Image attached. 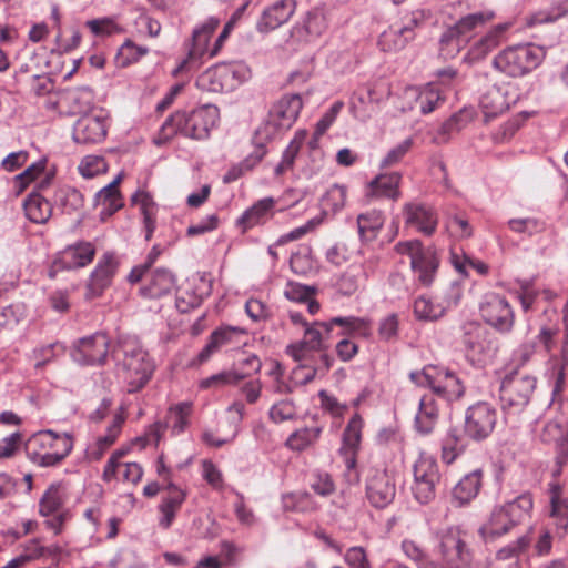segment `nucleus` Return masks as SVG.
Returning <instances> with one entry per match:
<instances>
[{"label": "nucleus", "instance_id": "c03bdc74", "mask_svg": "<svg viewBox=\"0 0 568 568\" xmlns=\"http://www.w3.org/2000/svg\"><path fill=\"white\" fill-rule=\"evenodd\" d=\"M27 217L34 223H45L52 213L50 203L40 194L33 193L24 201Z\"/></svg>", "mask_w": 568, "mask_h": 568}, {"label": "nucleus", "instance_id": "052dcab7", "mask_svg": "<svg viewBox=\"0 0 568 568\" xmlns=\"http://www.w3.org/2000/svg\"><path fill=\"white\" fill-rule=\"evenodd\" d=\"M327 27L326 19L322 11L314 10L307 13L304 20V29L311 37L321 36Z\"/></svg>", "mask_w": 568, "mask_h": 568}, {"label": "nucleus", "instance_id": "2f4dec72", "mask_svg": "<svg viewBox=\"0 0 568 568\" xmlns=\"http://www.w3.org/2000/svg\"><path fill=\"white\" fill-rule=\"evenodd\" d=\"M276 203L277 201L271 196L258 200L242 214L239 219V224L243 225L244 230H247L265 223L273 216Z\"/></svg>", "mask_w": 568, "mask_h": 568}, {"label": "nucleus", "instance_id": "f8f14e48", "mask_svg": "<svg viewBox=\"0 0 568 568\" xmlns=\"http://www.w3.org/2000/svg\"><path fill=\"white\" fill-rule=\"evenodd\" d=\"M467 535L458 527L448 528L440 539V554L450 568H465L471 561Z\"/></svg>", "mask_w": 568, "mask_h": 568}, {"label": "nucleus", "instance_id": "c756f323", "mask_svg": "<svg viewBox=\"0 0 568 568\" xmlns=\"http://www.w3.org/2000/svg\"><path fill=\"white\" fill-rule=\"evenodd\" d=\"M244 332L242 329L232 326L220 327L215 329L210 335V339L206 346L199 353L197 362L202 364L206 362L221 347L237 344L239 337Z\"/></svg>", "mask_w": 568, "mask_h": 568}, {"label": "nucleus", "instance_id": "5701e85b", "mask_svg": "<svg viewBox=\"0 0 568 568\" xmlns=\"http://www.w3.org/2000/svg\"><path fill=\"white\" fill-rule=\"evenodd\" d=\"M333 324L315 322L313 325L304 329L303 339L290 344L286 347V353L291 355L296 362L306 359L310 353L320 351L323 347V336L318 327H323L328 334L332 331Z\"/></svg>", "mask_w": 568, "mask_h": 568}, {"label": "nucleus", "instance_id": "774afa93", "mask_svg": "<svg viewBox=\"0 0 568 568\" xmlns=\"http://www.w3.org/2000/svg\"><path fill=\"white\" fill-rule=\"evenodd\" d=\"M344 558L349 568H371V562L363 547L356 546L347 549Z\"/></svg>", "mask_w": 568, "mask_h": 568}, {"label": "nucleus", "instance_id": "680f3d73", "mask_svg": "<svg viewBox=\"0 0 568 568\" xmlns=\"http://www.w3.org/2000/svg\"><path fill=\"white\" fill-rule=\"evenodd\" d=\"M366 277L367 275L365 273L359 272V270H351L343 274V276L341 277L338 283L339 290L344 294L351 295L355 291H357V288L359 287L361 284L364 283Z\"/></svg>", "mask_w": 568, "mask_h": 568}, {"label": "nucleus", "instance_id": "7ed1b4c3", "mask_svg": "<svg viewBox=\"0 0 568 568\" xmlns=\"http://www.w3.org/2000/svg\"><path fill=\"white\" fill-rule=\"evenodd\" d=\"M123 358L118 364V374L129 393L141 390L151 379L154 363L148 352L136 342H124Z\"/></svg>", "mask_w": 568, "mask_h": 568}, {"label": "nucleus", "instance_id": "4be33fe9", "mask_svg": "<svg viewBox=\"0 0 568 568\" xmlns=\"http://www.w3.org/2000/svg\"><path fill=\"white\" fill-rule=\"evenodd\" d=\"M118 260L113 253H104L91 273L87 284L85 296L90 300L102 295L103 291L111 285L112 278L118 268Z\"/></svg>", "mask_w": 568, "mask_h": 568}, {"label": "nucleus", "instance_id": "6e6552de", "mask_svg": "<svg viewBox=\"0 0 568 568\" xmlns=\"http://www.w3.org/2000/svg\"><path fill=\"white\" fill-rule=\"evenodd\" d=\"M496 18L491 9L470 12L460 17L453 27L442 36L443 45H453L459 51L462 47L470 42L475 34Z\"/></svg>", "mask_w": 568, "mask_h": 568}, {"label": "nucleus", "instance_id": "412c9836", "mask_svg": "<svg viewBox=\"0 0 568 568\" xmlns=\"http://www.w3.org/2000/svg\"><path fill=\"white\" fill-rule=\"evenodd\" d=\"M108 351V336L97 333L79 341L73 352V358L80 364L98 365L104 363Z\"/></svg>", "mask_w": 568, "mask_h": 568}, {"label": "nucleus", "instance_id": "aec40b11", "mask_svg": "<svg viewBox=\"0 0 568 568\" xmlns=\"http://www.w3.org/2000/svg\"><path fill=\"white\" fill-rule=\"evenodd\" d=\"M509 22L493 26L485 34L475 39L464 57V61L473 64L485 59L503 41L504 36L510 28Z\"/></svg>", "mask_w": 568, "mask_h": 568}, {"label": "nucleus", "instance_id": "6ab92c4d", "mask_svg": "<svg viewBox=\"0 0 568 568\" xmlns=\"http://www.w3.org/2000/svg\"><path fill=\"white\" fill-rule=\"evenodd\" d=\"M536 387V378L529 375H516L503 382L500 397L505 405L524 407L528 404Z\"/></svg>", "mask_w": 568, "mask_h": 568}, {"label": "nucleus", "instance_id": "dca6fc26", "mask_svg": "<svg viewBox=\"0 0 568 568\" xmlns=\"http://www.w3.org/2000/svg\"><path fill=\"white\" fill-rule=\"evenodd\" d=\"M219 24V19L209 18L193 30L192 38L187 43V57L181 61L174 73H179L187 69L191 63L197 61L205 54L210 57L212 48L209 47V41Z\"/></svg>", "mask_w": 568, "mask_h": 568}, {"label": "nucleus", "instance_id": "0eeeda50", "mask_svg": "<svg viewBox=\"0 0 568 568\" xmlns=\"http://www.w3.org/2000/svg\"><path fill=\"white\" fill-rule=\"evenodd\" d=\"M412 381L448 400L458 399L464 394L462 381L449 369L439 366H426L422 372L410 374Z\"/></svg>", "mask_w": 568, "mask_h": 568}, {"label": "nucleus", "instance_id": "473e14b6", "mask_svg": "<svg viewBox=\"0 0 568 568\" xmlns=\"http://www.w3.org/2000/svg\"><path fill=\"white\" fill-rule=\"evenodd\" d=\"M174 286V275L166 268H156L152 272L148 284L141 288V293L150 298H159L172 292Z\"/></svg>", "mask_w": 568, "mask_h": 568}, {"label": "nucleus", "instance_id": "de8ad7c7", "mask_svg": "<svg viewBox=\"0 0 568 568\" xmlns=\"http://www.w3.org/2000/svg\"><path fill=\"white\" fill-rule=\"evenodd\" d=\"M193 412L192 402H182L169 409L168 418L173 434H180L189 426V418Z\"/></svg>", "mask_w": 568, "mask_h": 568}, {"label": "nucleus", "instance_id": "49530a36", "mask_svg": "<svg viewBox=\"0 0 568 568\" xmlns=\"http://www.w3.org/2000/svg\"><path fill=\"white\" fill-rule=\"evenodd\" d=\"M65 495L60 485H51L39 504V513L41 516H50L57 514L64 504Z\"/></svg>", "mask_w": 568, "mask_h": 568}, {"label": "nucleus", "instance_id": "bf43d9fd", "mask_svg": "<svg viewBox=\"0 0 568 568\" xmlns=\"http://www.w3.org/2000/svg\"><path fill=\"white\" fill-rule=\"evenodd\" d=\"M464 344L474 355L484 353L487 348V342L484 337L483 328L478 325H473L471 331L465 335Z\"/></svg>", "mask_w": 568, "mask_h": 568}, {"label": "nucleus", "instance_id": "09e8293b", "mask_svg": "<svg viewBox=\"0 0 568 568\" xmlns=\"http://www.w3.org/2000/svg\"><path fill=\"white\" fill-rule=\"evenodd\" d=\"M123 423H124L123 415L118 414L114 417L110 427L108 428L106 434L97 440V452H92V455L94 456L95 459L101 458L103 453L110 446H112L114 444V442L116 440V438L121 432V427H122Z\"/></svg>", "mask_w": 568, "mask_h": 568}, {"label": "nucleus", "instance_id": "ea45409f", "mask_svg": "<svg viewBox=\"0 0 568 568\" xmlns=\"http://www.w3.org/2000/svg\"><path fill=\"white\" fill-rule=\"evenodd\" d=\"M120 181L121 175L97 193L95 201L98 205L103 207L102 214L112 215L122 207L123 203L118 187Z\"/></svg>", "mask_w": 568, "mask_h": 568}, {"label": "nucleus", "instance_id": "a211bd4d", "mask_svg": "<svg viewBox=\"0 0 568 568\" xmlns=\"http://www.w3.org/2000/svg\"><path fill=\"white\" fill-rule=\"evenodd\" d=\"M49 103L61 114L87 115L93 104V92L88 88L67 90L58 94L54 101L50 98Z\"/></svg>", "mask_w": 568, "mask_h": 568}, {"label": "nucleus", "instance_id": "b1692460", "mask_svg": "<svg viewBox=\"0 0 568 568\" xmlns=\"http://www.w3.org/2000/svg\"><path fill=\"white\" fill-rule=\"evenodd\" d=\"M95 255V247L91 242L80 241L62 250L54 264L59 268L75 270L89 265Z\"/></svg>", "mask_w": 568, "mask_h": 568}, {"label": "nucleus", "instance_id": "864d4df0", "mask_svg": "<svg viewBox=\"0 0 568 568\" xmlns=\"http://www.w3.org/2000/svg\"><path fill=\"white\" fill-rule=\"evenodd\" d=\"M78 169L82 176L90 179L104 173L108 165L102 156L87 155L81 160Z\"/></svg>", "mask_w": 568, "mask_h": 568}, {"label": "nucleus", "instance_id": "3c124183", "mask_svg": "<svg viewBox=\"0 0 568 568\" xmlns=\"http://www.w3.org/2000/svg\"><path fill=\"white\" fill-rule=\"evenodd\" d=\"M284 508L294 511H312L316 509V504L308 493L287 494L283 497Z\"/></svg>", "mask_w": 568, "mask_h": 568}, {"label": "nucleus", "instance_id": "4d7b16f0", "mask_svg": "<svg viewBox=\"0 0 568 568\" xmlns=\"http://www.w3.org/2000/svg\"><path fill=\"white\" fill-rule=\"evenodd\" d=\"M268 415L274 423L291 420L296 416L295 404L291 399L280 400L270 408Z\"/></svg>", "mask_w": 568, "mask_h": 568}, {"label": "nucleus", "instance_id": "e2e57ef3", "mask_svg": "<svg viewBox=\"0 0 568 568\" xmlns=\"http://www.w3.org/2000/svg\"><path fill=\"white\" fill-rule=\"evenodd\" d=\"M412 140L406 139L393 149H390L381 162L382 168H389L396 165L407 154L412 148Z\"/></svg>", "mask_w": 568, "mask_h": 568}, {"label": "nucleus", "instance_id": "20e7f679", "mask_svg": "<svg viewBox=\"0 0 568 568\" xmlns=\"http://www.w3.org/2000/svg\"><path fill=\"white\" fill-rule=\"evenodd\" d=\"M545 50L534 43L509 45L493 59V67L508 77H523L540 65Z\"/></svg>", "mask_w": 568, "mask_h": 568}, {"label": "nucleus", "instance_id": "a18cd8bd", "mask_svg": "<svg viewBox=\"0 0 568 568\" xmlns=\"http://www.w3.org/2000/svg\"><path fill=\"white\" fill-rule=\"evenodd\" d=\"M185 499V494L180 489H172L170 495L163 499L160 505V511L162 514L159 524L162 528L168 529L175 517V514L181 508Z\"/></svg>", "mask_w": 568, "mask_h": 568}, {"label": "nucleus", "instance_id": "72a5a7b5", "mask_svg": "<svg viewBox=\"0 0 568 568\" xmlns=\"http://www.w3.org/2000/svg\"><path fill=\"white\" fill-rule=\"evenodd\" d=\"M414 37L415 33L407 27L390 26L379 36L378 45L385 52H397L403 50Z\"/></svg>", "mask_w": 568, "mask_h": 568}, {"label": "nucleus", "instance_id": "4c0bfd02", "mask_svg": "<svg viewBox=\"0 0 568 568\" xmlns=\"http://www.w3.org/2000/svg\"><path fill=\"white\" fill-rule=\"evenodd\" d=\"M322 430L318 425L296 429L287 437L285 445L293 452H303L317 443Z\"/></svg>", "mask_w": 568, "mask_h": 568}, {"label": "nucleus", "instance_id": "37998d69", "mask_svg": "<svg viewBox=\"0 0 568 568\" xmlns=\"http://www.w3.org/2000/svg\"><path fill=\"white\" fill-rule=\"evenodd\" d=\"M306 138V130H298L295 132L294 138L283 152L281 162L276 165L274 170L276 176L283 175L285 172L290 171L293 168L295 159Z\"/></svg>", "mask_w": 568, "mask_h": 568}, {"label": "nucleus", "instance_id": "603ef678", "mask_svg": "<svg viewBox=\"0 0 568 568\" xmlns=\"http://www.w3.org/2000/svg\"><path fill=\"white\" fill-rule=\"evenodd\" d=\"M333 325H339L347 329L348 333H354L363 337L371 334L369 322L359 317H334L331 320Z\"/></svg>", "mask_w": 568, "mask_h": 568}, {"label": "nucleus", "instance_id": "1a4fd4ad", "mask_svg": "<svg viewBox=\"0 0 568 568\" xmlns=\"http://www.w3.org/2000/svg\"><path fill=\"white\" fill-rule=\"evenodd\" d=\"M30 445L43 449V452H37L38 463L49 467L64 459L71 452L73 443L68 434L59 435L52 430H43L31 438Z\"/></svg>", "mask_w": 568, "mask_h": 568}, {"label": "nucleus", "instance_id": "bb28decb", "mask_svg": "<svg viewBox=\"0 0 568 568\" xmlns=\"http://www.w3.org/2000/svg\"><path fill=\"white\" fill-rule=\"evenodd\" d=\"M105 134V123L98 115L82 116L73 129V139L78 143H98L104 139Z\"/></svg>", "mask_w": 568, "mask_h": 568}, {"label": "nucleus", "instance_id": "2eb2a0df", "mask_svg": "<svg viewBox=\"0 0 568 568\" xmlns=\"http://www.w3.org/2000/svg\"><path fill=\"white\" fill-rule=\"evenodd\" d=\"M497 422L496 409L487 403L470 406L465 416V433L475 440L488 437Z\"/></svg>", "mask_w": 568, "mask_h": 568}, {"label": "nucleus", "instance_id": "39448f33", "mask_svg": "<svg viewBox=\"0 0 568 568\" xmlns=\"http://www.w3.org/2000/svg\"><path fill=\"white\" fill-rule=\"evenodd\" d=\"M303 102L300 95H284L268 111L266 120L256 129L258 142L273 140L282 130L290 129L296 121Z\"/></svg>", "mask_w": 568, "mask_h": 568}, {"label": "nucleus", "instance_id": "a878e982", "mask_svg": "<svg viewBox=\"0 0 568 568\" xmlns=\"http://www.w3.org/2000/svg\"><path fill=\"white\" fill-rule=\"evenodd\" d=\"M405 222L425 235H432L437 227L436 212L422 203H407L404 205Z\"/></svg>", "mask_w": 568, "mask_h": 568}, {"label": "nucleus", "instance_id": "423d86ee", "mask_svg": "<svg viewBox=\"0 0 568 568\" xmlns=\"http://www.w3.org/2000/svg\"><path fill=\"white\" fill-rule=\"evenodd\" d=\"M395 251L410 261V268L419 284L429 286L439 267V257L435 247L423 246L418 240L398 242Z\"/></svg>", "mask_w": 568, "mask_h": 568}, {"label": "nucleus", "instance_id": "9b49d317", "mask_svg": "<svg viewBox=\"0 0 568 568\" xmlns=\"http://www.w3.org/2000/svg\"><path fill=\"white\" fill-rule=\"evenodd\" d=\"M460 298V288L458 286H450L435 297L423 295L416 298L414 313L418 320L437 321L443 317L448 310L457 306Z\"/></svg>", "mask_w": 568, "mask_h": 568}, {"label": "nucleus", "instance_id": "ddd939ff", "mask_svg": "<svg viewBox=\"0 0 568 568\" xmlns=\"http://www.w3.org/2000/svg\"><path fill=\"white\" fill-rule=\"evenodd\" d=\"M479 310L485 322L500 332H509L514 326V311L506 297L499 294L487 293Z\"/></svg>", "mask_w": 568, "mask_h": 568}, {"label": "nucleus", "instance_id": "79ce46f5", "mask_svg": "<svg viewBox=\"0 0 568 568\" xmlns=\"http://www.w3.org/2000/svg\"><path fill=\"white\" fill-rule=\"evenodd\" d=\"M254 141L256 143V149L248 154L242 162L237 165L233 166L224 176L225 182H232L237 180L240 176L245 173L252 171L265 156L266 149L264 144L266 142H258L256 138V133L254 134Z\"/></svg>", "mask_w": 568, "mask_h": 568}, {"label": "nucleus", "instance_id": "338daca9", "mask_svg": "<svg viewBox=\"0 0 568 568\" xmlns=\"http://www.w3.org/2000/svg\"><path fill=\"white\" fill-rule=\"evenodd\" d=\"M321 222V219H312L307 221L304 225L298 226L292 230L291 232L280 236L278 240L276 241V244L284 245L288 242L296 241L306 235L308 232L313 231Z\"/></svg>", "mask_w": 568, "mask_h": 568}, {"label": "nucleus", "instance_id": "69168bd1", "mask_svg": "<svg viewBox=\"0 0 568 568\" xmlns=\"http://www.w3.org/2000/svg\"><path fill=\"white\" fill-rule=\"evenodd\" d=\"M568 14V0H561L552 12H538L531 17V24L554 22L557 19Z\"/></svg>", "mask_w": 568, "mask_h": 568}, {"label": "nucleus", "instance_id": "5fc2aeb1", "mask_svg": "<svg viewBox=\"0 0 568 568\" xmlns=\"http://www.w3.org/2000/svg\"><path fill=\"white\" fill-rule=\"evenodd\" d=\"M242 379H244V375H240L237 369L222 372L216 375L210 376L205 379H202L200 383V387L206 389L211 387H221L224 385H234Z\"/></svg>", "mask_w": 568, "mask_h": 568}, {"label": "nucleus", "instance_id": "393cba45", "mask_svg": "<svg viewBox=\"0 0 568 568\" xmlns=\"http://www.w3.org/2000/svg\"><path fill=\"white\" fill-rule=\"evenodd\" d=\"M295 9V0H276L263 10L257 29L261 32H268L280 28L292 18Z\"/></svg>", "mask_w": 568, "mask_h": 568}, {"label": "nucleus", "instance_id": "4468645a", "mask_svg": "<svg viewBox=\"0 0 568 568\" xmlns=\"http://www.w3.org/2000/svg\"><path fill=\"white\" fill-rule=\"evenodd\" d=\"M366 497L375 508H385L396 496L393 475L386 469H371L366 478Z\"/></svg>", "mask_w": 568, "mask_h": 568}, {"label": "nucleus", "instance_id": "f3484780", "mask_svg": "<svg viewBox=\"0 0 568 568\" xmlns=\"http://www.w3.org/2000/svg\"><path fill=\"white\" fill-rule=\"evenodd\" d=\"M517 99V89L510 83L491 87L485 92L480 100L485 120L488 121L490 118L501 114L508 110Z\"/></svg>", "mask_w": 568, "mask_h": 568}, {"label": "nucleus", "instance_id": "0e129e2a", "mask_svg": "<svg viewBox=\"0 0 568 568\" xmlns=\"http://www.w3.org/2000/svg\"><path fill=\"white\" fill-rule=\"evenodd\" d=\"M313 294L312 287L296 282H288L284 290L285 297L294 302H307Z\"/></svg>", "mask_w": 568, "mask_h": 568}, {"label": "nucleus", "instance_id": "cd10ccee", "mask_svg": "<svg viewBox=\"0 0 568 568\" xmlns=\"http://www.w3.org/2000/svg\"><path fill=\"white\" fill-rule=\"evenodd\" d=\"M233 71L229 65L222 64L210 68L196 79L200 90L206 92H222L232 87Z\"/></svg>", "mask_w": 568, "mask_h": 568}, {"label": "nucleus", "instance_id": "8fccbe9b", "mask_svg": "<svg viewBox=\"0 0 568 568\" xmlns=\"http://www.w3.org/2000/svg\"><path fill=\"white\" fill-rule=\"evenodd\" d=\"M149 52L146 47L138 45L128 40L119 49L116 62L120 67H128L131 63L139 61Z\"/></svg>", "mask_w": 568, "mask_h": 568}, {"label": "nucleus", "instance_id": "a19ab883", "mask_svg": "<svg viewBox=\"0 0 568 568\" xmlns=\"http://www.w3.org/2000/svg\"><path fill=\"white\" fill-rule=\"evenodd\" d=\"M406 95L414 98L423 113H429L435 110L438 102L443 100L439 89L435 84H427L423 89L409 88Z\"/></svg>", "mask_w": 568, "mask_h": 568}, {"label": "nucleus", "instance_id": "9d476101", "mask_svg": "<svg viewBox=\"0 0 568 568\" xmlns=\"http://www.w3.org/2000/svg\"><path fill=\"white\" fill-rule=\"evenodd\" d=\"M414 485L412 487L415 498L420 504H427L435 497L436 485L440 474L438 465L433 456L422 453L414 464Z\"/></svg>", "mask_w": 568, "mask_h": 568}, {"label": "nucleus", "instance_id": "13d9d810", "mask_svg": "<svg viewBox=\"0 0 568 568\" xmlns=\"http://www.w3.org/2000/svg\"><path fill=\"white\" fill-rule=\"evenodd\" d=\"M362 418L355 415L348 423L343 435V447L341 449H356L361 440Z\"/></svg>", "mask_w": 568, "mask_h": 568}, {"label": "nucleus", "instance_id": "f03ea898", "mask_svg": "<svg viewBox=\"0 0 568 568\" xmlns=\"http://www.w3.org/2000/svg\"><path fill=\"white\" fill-rule=\"evenodd\" d=\"M219 120V109L206 104L191 112L176 111L161 126V134L170 139L182 134L192 139H205Z\"/></svg>", "mask_w": 568, "mask_h": 568}, {"label": "nucleus", "instance_id": "58836bf2", "mask_svg": "<svg viewBox=\"0 0 568 568\" xmlns=\"http://www.w3.org/2000/svg\"><path fill=\"white\" fill-rule=\"evenodd\" d=\"M132 204L136 205L143 215L144 226H145V239L150 240L155 230V203L150 195L144 190H138L132 199Z\"/></svg>", "mask_w": 568, "mask_h": 568}, {"label": "nucleus", "instance_id": "e433bc0d", "mask_svg": "<svg viewBox=\"0 0 568 568\" xmlns=\"http://www.w3.org/2000/svg\"><path fill=\"white\" fill-rule=\"evenodd\" d=\"M385 223L382 211L371 210L357 216V227L362 240L374 241Z\"/></svg>", "mask_w": 568, "mask_h": 568}, {"label": "nucleus", "instance_id": "f257e3e1", "mask_svg": "<svg viewBox=\"0 0 568 568\" xmlns=\"http://www.w3.org/2000/svg\"><path fill=\"white\" fill-rule=\"evenodd\" d=\"M532 507L534 501L529 494H523L511 501L496 506L478 532L486 541L507 535L530 517Z\"/></svg>", "mask_w": 568, "mask_h": 568}, {"label": "nucleus", "instance_id": "c85d7f7f", "mask_svg": "<svg viewBox=\"0 0 568 568\" xmlns=\"http://www.w3.org/2000/svg\"><path fill=\"white\" fill-rule=\"evenodd\" d=\"M400 180L402 175L397 172L379 174L368 183L365 196L368 200L387 197L396 201L400 196Z\"/></svg>", "mask_w": 568, "mask_h": 568}, {"label": "nucleus", "instance_id": "6e6d98bb", "mask_svg": "<svg viewBox=\"0 0 568 568\" xmlns=\"http://www.w3.org/2000/svg\"><path fill=\"white\" fill-rule=\"evenodd\" d=\"M531 542L529 534L520 536L516 541L503 547L496 554L497 559L508 560L518 558L520 554L526 551Z\"/></svg>", "mask_w": 568, "mask_h": 568}, {"label": "nucleus", "instance_id": "c9c22d12", "mask_svg": "<svg viewBox=\"0 0 568 568\" xmlns=\"http://www.w3.org/2000/svg\"><path fill=\"white\" fill-rule=\"evenodd\" d=\"M550 517L564 535L568 528V497L562 496L561 487L557 484L550 486Z\"/></svg>", "mask_w": 568, "mask_h": 568}, {"label": "nucleus", "instance_id": "7c9ffc66", "mask_svg": "<svg viewBox=\"0 0 568 568\" xmlns=\"http://www.w3.org/2000/svg\"><path fill=\"white\" fill-rule=\"evenodd\" d=\"M481 476L480 470L465 475L453 488L452 503L463 507L476 498L481 487Z\"/></svg>", "mask_w": 568, "mask_h": 568}, {"label": "nucleus", "instance_id": "f704fd0d", "mask_svg": "<svg viewBox=\"0 0 568 568\" xmlns=\"http://www.w3.org/2000/svg\"><path fill=\"white\" fill-rule=\"evenodd\" d=\"M438 419V406L432 395H425L419 400V409L415 417V427L420 434H429Z\"/></svg>", "mask_w": 568, "mask_h": 568}]
</instances>
